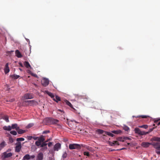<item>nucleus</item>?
Instances as JSON below:
<instances>
[{
  "label": "nucleus",
  "instance_id": "nucleus-51",
  "mask_svg": "<svg viewBox=\"0 0 160 160\" xmlns=\"http://www.w3.org/2000/svg\"><path fill=\"white\" fill-rule=\"evenodd\" d=\"M125 149V148H122V149H117V151H119V150H123V149Z\"/></svg>",
  "mask_w": 160,
  "mask_h": 160
},
{
  "label": "nucleus",
  "instance_id": "nucleus-30",
  "mask_svg": "<svg viewBox=\"0 0 160 160\" xmlns=\"http://www.w3.org/2000/svg\"><path fill=\"white\" fill-rule=\"evenodd\" d=\"M24 140V138H17V141L18 142L23 141Z\"/></svg>",
  "mask_w": 160,
  "mask_h": 160
},
{
  "label": "nucleus",
  "instance_id": "nucleus-45",
  "mask_svg": "<svg viewBox=\"0 0 160 160\" xmlns=\"http://www.w3.org/2000/svg\"><path fill=\"white\" fill-rule=\"evenodd\" d=\"M15 101V99L14 98H12L10 100H9V101L10 102H13Z\"/></svg>",
  "mask_w": 160,
  "mask_h": 160
},
{
  "label": "nucleus",
  "instance_id": "nucleus-38",
  "mask_svg": "<svg viewBox=\"0 0 160 160\" xmlns=\"http://www.w3.org/2000/svg\"><path fill=\"white\" fill-rule=\"evenodd\" d=\"M84 155L87 156H89V153L88 152H84Z\"/></svg>",
  "mask_w": 160,
  "mask_h": 160
},
{
  "label": "nucleus",
  "instance_id": "nucleus-62",
  "mask_svg": "<svg viewBox=\"0 0 160 160\" xmlns=\"http://www.w3.org/2000/svg\"><path fill=\"white\" fill-rule=\"evenodd\" d=\"M108 142L109 143H110V142Z\"/></svg>",
  "mask_w": 160,
  "mask_h": 160
},
{
  "label": "nucleus",
  "instance_id": "nucleus-27",
  "mask_svg": "<svg viewBox=\"0 0 160 160\" xmlns=\"http://www.w3.org/2000/svg\"><path fill=\"white\" fill-rule=\"evenodd\" d=\"M67 154L66 152H64L62 155V157L63 159H65L67 158Z\"/></svg>",
  "mask_w": 160,
  "mask_h": 160
},
{
  "label": "nucleus",
  "instance_id": "nucleus-43",
  "mask_svg": "<svg viewBox=\"0 0 160 160\" xmlns=\"http://www.w3.org/2000/svg\"><path fill=\"white\" fill-rule=\"evenodd\" d=\"M124 137V140H131V139L129 137Z\"/></svg>",
  "mask_w": 160,
  "mask_h": 160
},
{
  "label": "nucleus",
  "instance_id": "nucleus-4",
  "mask_svg": "<svg viewBox=\"0 0 160 160\" xmlns=\"http://www.w3.org/2000/svg\"><path fill=\"white\" fill-rule=\"evenodd\" d=\"M134 131L135 133H137L139 135H146L149 133L148 132H145L144 131H141V130L138 128H135L134 129Z\"/></svg>",
  "mask_w": 160,
  "mask_h": 160
},
{
  "label": "nucleus",
  "instance_id": "nucleus-18",
  "mask_svg": "<svg viewBox=\"0 0 160 160\" xmlns=\"http://www.w3.org/2000/svg\"><path fill=\"white\" fill-rule=\"evenodd\" d=\"M64 102L66 103V104L70 106L71 108H72L74 110H75V109L73 107V106L71 103L68 100H64Z\"/></svg>",
  "mask_w": 160,
  "mask_h": 160
},
{
  "label": "nucleus",
  "instance_id": "nucleus-13",
  "mask_svg": "<svg viewBox=\"0 0 160 160\" xmlns=\"http://www.w3.org/2000/svg\"><path fill=\"white\" fill-rule=\"evenodd\" d=\"M4 71L5 74H7L10 71V69L8 67V63H7L5 66V67L4 69Z\"/></svg>",
  "mask_w": 160,
  "mask_h": 160
},
{
  "label": "nucleus",
  "instance_id": "nucleus-47",
  "mask_svg": "<svg viewBox=\"0 0 160 160\" xmlns=\"http://www.w3.org/2000/svg\"><path fill=\"white\" fill-rule=\"evenodd\" d=\"M32 126V125L31 124H29L27 126V127L28 128H29L31 127Z\"/></svg>",
  "mask_w": 160,
  "mask_h": 160
},
{
  "label": "nucleus",
  "instance_id": "nucleus-33",
  "mask_svg": "<svg viewBox=\"0 0 160 160\" xmlns=\"http://www.w3.org/2000/svg\"><path fill=\"white\" fill-rule=\"evenodd\" d=\"M118 140L120 141L123 142L124 141V137L123 138L122 137H119L118 138Z\"/></svg>",
  "mask_w": 160,
  "mask_h": 160
},
{
  "label": "nucleus",
  "instance_id": "nucleus-12",
  "mask_svg": "<svg viewBox=\"0 0 160 160\" xmlns=\"http://www.w3.org/2000/svg\"><path fill=\"white\" fill-rule=\"evenodd\" d=\"M97 131L99 134H103L104 133L105 134H106L109 136H110V132H104L103 130L100 129H98Z\"/></svg>",
  "mask_w": 160,
  "mask_h": 160
},
{
  "label": "nucleus",
  "instance_id": "nucleus-20",
  "mask_svg": "<svg viewBox=\"0 0 160 160\" xmlns=\"http://www.w3.org/2000/svg\"><path fill=\"white\" fill-rule=\"evenodd\" d=\"M53 99L57 102H58V101L61 100V98L60 97L57 95H56L55 97H54V98H53Z\"/></svg>",
  "mask_w": 160,
  "mask_h": 160
},
{
  "label": "nucleus",
  "instance_id": "nucleus-21",
  "mask_svg": "<svg viewBox=\"0 0 160 160\" xmlns=\"http://www.w3.org/2000/svg\"><path fill=\"white\" fill-rule=\"evenodd\" d=\"M45 92L52 99L54 98L55 96L52 93L50 92L47 91H46Z\"/></svg>",
  "mask_w": 160,
  "mask_h": 160
},
{
  "label": "nucleus",
  "instance_id": "nucleus-42",
  "mask_svg": "<svg viewBox=\"0 0 160 160\" xmlns=\"http://www.w3.org/2000/svg\"><path fill=\"white\" fill-rule=\"evenodd\" d=\"M112 132L113 133L115 134H118L119 133V131H112Z\"/></svg>",
  "mask_w": 160,
  "mask_h": 160
},
{
  "label": "nucleus",
  "instance_id": "nucleus-24",
  "mask_svg": "<svg viewBox=\"0 0 160 160\" xmlns=\"http://www.w3.org/2000/svg\"><path fill=\"white\" fill-rule=\"evenodd\" d=\"M119 144L118 142L117 141H114L113 142L111 143V146H112L114 145H118Z\"/></svg>",
  "mask_w": 160,
  "mask_h": 160
},
{
  "label": "nucleus",
  "instance_id": "nucleus-44",
  "mask_svg": "<svg viewBox=\"0 0 160 160\" xmlns=\"http://www.w3.org/2000/svg\"><path fill=\"white\" fill-rule=\"evenodd\" d=\"M52 145V142H49L48 144V147H51Z\"/></svg>",
  "mask_w": 160,
  "mask_h": 160
},
{
  "label": "nucleus",
  "instance_id": "nucleus-32",
  "mask_svg": "<svg viewBox=\"0 0 160 160\" xmlns=\"http://www.w3.org/2000/svg\"><path fill=\"white\" fill-rule=\"evenodd\" d=\"M10 133L14 135H16L17 134V132L15 131H11L10 132Z\"/></svg>",
  "mask_w": 160,
  "mask_h": 160
},
{
  "label": "nucleus",
  "instance_id": "nucleus-23",
  "mask_svg": "<svg viewBox=\"0 0 160 160\" xmlns=\"http://www.w3.org/2000/svg\"><path fill=\"white\" fill-rule=\"evenodd\" d=\"M17 131L18 132V133L19 134H21L25 132V130H23L21 129H20L19 128V129L18 130H17Z\"/></svg>",
  "mask_w": 160,
  "mask_h": 160
},
{
  "label": "nucleus",
  "instance_id": "nucleus-7",
  "mask_svg": "<svg viewBox=\"0 0 160 160\" xmlns=\"http://www.w3.org/2000/svg\"><path fill=\"white\" fill-rule=\"evenodd\" d=\"M42 85L44 87L48 86L49 83V81L48 79L43 78L41 81Z\"/></svg>",
  "mask_w": 160,
  "mask_h": 160
},
{
  "label": "nucleus",
  "instance_id": "nucleus-56",
  "mask_svg": "<svg viewBox=\"0 0 160 160\" xmlns=\"http://www.w3.org/2000/svg\"><path fill=\"white\" fill-rule=\"evenodd\" d=\"M58 111H60V112H62V111L61 110H60V109H59Z\"/></svg>",
  "mask_w": 160,
  "mask_h": 160
},
{
  "label": "nucleus",
  "instance_id": "nucleus-5",
  "mask_svg": "<svg viewBox=\"0 0 160 160\" xmlns=\"http://www.w3.org/2000/svg\"><path fill=\"white\" fill-rule=\"evenodd\" d=\"M34 98L33 95L31 93H26L22 97V99H31Z\"/></svg>",
  "mask_w": 160,
  "mask_h": 160
},
{
  "label": "nucleus",
  "instance_id": "nucleus-35",
  "mask_svg": "<svg viewBox=\"0 0 160 160\" xmlns=\"http://www.w3.org/2000/svg\"><path fill=\"white\" fill-rule=\"evenodd\" d=\"M159 121H160V118H157L154 120V122L156 123Z\"/></svg>",
  "mask_w": 160,
  "mask_h": 160
},
{
  "label": "nucleus",
  "instance_id": "nucleus-58",
  "mask_svg": "<svg viewBox=\"0 0 160 160\" xmlns=\"http://www.w3.org/2000/svg\"><path fill=\"white\" fill-rule=\"evenodd\" d=\"M19 70L21 71H22V69L20 68H19Z\"/></svg>",
  "mask_w": 160,
  "mask_h": 160
},
{
  "label": "nucleus",
  "instance_id": "nucleus-25",
  "mask_svg": "<svg viewBox=\"0 0 160 160\" xmlns=\"http://www.w3.org/2000/svg\"><path fill=\"white\" fill-rule=\"evenodd\" d=\"M38 141L41 143L45 141V139L43 137H41L38 138Z\"/></svg>",
  "mask_w": 160,
  "mask_h": 160
},
{
  "label": "nucleus",
  "instance_id": "nucleus-60",
  "mask_svg": "<svg viewBox=\"0 0 160 160\" xmlns=\"http://www.w3.org/2000/svg\"><path fill=\"white\" fill-rule=\"evenodd\" d=\"M153 126H155V124H153Z\"/></svg>",
  "mask_w": 160,
  "mask_h": 160
},
{
  "label": "nucleus",
  "instance_id": "nucleus-59",
  "mask_svg": "<svg viewBox=\"0 0 160 160\" xmlns=\"http://www.w3.org/2000/svg\"><path fill=\"white\" fill-rule=\"evenodd\" d=\"M89 147H88L87 148L88 149H89Z\"/></svg>",
  "mask_w": 160,
  "mask_h": 160
},
{
  "label": "nucleus",
  "instance_id": "nucleus-1",
  "mask_svg": "<svg viewBox=\"0 0 160 160\" xmlns=\"http://www.w3.org/2000/svg\"><path fill=\"white\" fill-rule=\"evenodd\" d=\"M151 142H142L141 143V146L144 148H147L150 145L153 146V143H154L155 141H158L160 142V138L158 137H154L151 139Z\"/></svg>",
  "mask_w": 160,
  "mask_h": 160
},
{
  "label": "nucleus",
  "instance_id": "nucleus-57",
  "mask_svg": "<svg viewBox=\"0 0 160 160\" xmlns=\"http://www.w3.org/2000/svg\"><path fill=\"white\" fill-rule=\"evenodd\" d=\"M48 140H47V141H46L45 142H47L48 141Z\"/></svg>",
  "mask_w": 160,
  "mask_h": 160
},
{
  "label": "nucleus",
  "instance_id": "nucleus-46",
  "mask_svg": "<svg viewBox=\"0 0 160 160\" xmlns=\"http://www.w3.org/2000/svg\"><path fill=\"white\" fill-rule=\"evenodd\" d=\"M155 128H151L150 129V130H149V132H151L152 131H153V130Z\"/></svg>",
  "mask_w": 160,
  "mask_h": 160
},
{
  "label": "nucleus",
  "instance_id": "nucleus-11",
  "mask_svg": "<svg viewBox=\"0 0 160 160\" xmlns=\"http://www.w3.org/2000/svg\"><path fill=\"white\" fill-rule=\"evenodd\" d=\"M17 144L18 145L15 147V151L17 152H20L21 148V144L20 142H18Z\"/></svg>",
  "mask_w": 160,
  "mask_h": 160
},
{
  "label": "nucleus",
  "instance_id": "nucleus-48",
  "mask_svg": "<svg viewBox=\"0 0 160 160\" xmlns=\"http://www.w3.org/2000/svg\"><path fill=\"white\" fill-rule=\"evenodd\" d=\"M38 138V137H33V139H34V140H36Z\"/></svg>",
  "mask_w": 160,
  "mask_h": 160
},
{
  "label": "nucleus",
  "instance_id": "nucleus-29",
  "mask_svg": "<svg viewBox=\"0 0 160 160\" xmlns=\"http://www.w3.org/2000/svg\"><path fill=\"white\" fill-rule=\"evenodd\" d=\"M11 77L12 78H14V79H17L19 77V75H18L16 74H14L13 75H12Z\"/></svg>",
  "mask_w": 160,
  "mask_h": 160
},
{
  "label": "nucleus",
  "instance_id": "nucleus-26",
  "mask_svg": "<svg viewBox=\"0 0 160 160\" xmlns=\"http://www.w3.org/2000/svg\"><path fill=\"white\" fill-rule=\"evenodd\" d=\"M3 119H4L7 122H9L8 117L7 116H4L3 117Z\"/></svg>",
  "mask_w": 160,
  "mask_h": 160
},
{
  "label": "nucleus",
  "instance_id": "nucleus-14",
  "mask_svg": "<svg viewBox=\"0 0 160 160\" xmlns=\"http://www.w3.org/2000/svg\"><path fill=\"white\" fill-rule=\"evenodd\" d=\"M3 155L5 158H8L11 157L12 156V154L11 152L7 153V152H5L3 153Z\"/></svg>",
  "mask_w": 160,
  "mask_h": 160
},
{
  "label": "nucleus",
  "instance_id": "nucleus-41",
  "mask_svg": "<svg viewBox=\"0 0 160 160\" xmlns=\"http://www.w3.org/2000/svg\"><path fill=\"white\" fill-rule=\"evenodd\" d=\"M50 132V131L49 130H46L43 132L42 134H46Z\"/></svg>",
  "mask_w": 160,
  "mask_h": 160
},
{
  "label": "nucleus",
  "instance_id": "nucleus-8",
  "mask_svg": "<svg viewBox=\"0 0 160 160\" xmlns=\"http://www.w3.org/2000/svg\"><path fill=\"white\" fill-rule=\"evenodd\" d=\"M35 156L33 155L30 156L29 154H27L25 155L23 157V158L25 160H28L30 159H33L35 158Z\"/></svg>",
  "mask_w": 160,
  "mask_h": 160
},
{
  "label": "nucleus",
  "instance_id": "nucleus-39",
  "mask_svg": "<svg viewBox=\"0 0 160 160\" xmlns=\"http://www.w3.org/2000/svg\"><path fill=\"white\" fill-rule=\"evenodd\" d=\"M139 117H141L142 118H146L148 117L147 116H145V115H142L141 116H137L136 117L137 118H139Z\"/></svg>",
  "mask_w": 160,
  "mask_h": 160
},
{
  "label": "nucleus",
  "instance_id": "nucleus-3",
  "mask_svg": "<svg viewBox=\"0 0 160 160\" xmlns=\"http://www.w3.org/2000/svg\"><path fill=\"white\" fill-rule=\"evenodd\" d=\"M69 148L70 149H80L81 148V145L79 144L74 143L70 144L69 145Z\"/></svg>",
  "mask_w": 160,
  "mask_h": 160
},
{
  "label": "nucleus",
  "instance_id": "nucleus-53",
  "mask_svg": "<svg viewBox=\"0 0 160 160\" xmlns=\"http://www.w3.org/2000/svg\"><path fill=\"white\" fill-rule=\"evenodd\" d=\"M114 136V135L111 133V137H113Z\"/></svg>",
  "mask_w": 160,
  "mask_h": 160
},
{
  "label": "nucleus",
  "instance_id": "nucleus-2",
  "mask_svg": "<svg viewBox=\"0 0 160 160\" xmlns=\"http://www.w3.org/2000/svg\"><path fill=\"white\" fill-rule=\"evenodd\" d=\"M160 142L155 141L153 143V147L156 149L155 152L158 154L160 155Z\"/></svg>",
  "mask_w": 160,
  "mask_h": 160
},
{
  "label": "nucleus",
  "instance_id": "nucleus-37",
  "mask_svg": "<svg viewBox=\"0 0 160 160\" xmlns=\"http://www.w3.org/2000/svg\"><path fill=\"white\" fill-rule=\"evenodd\" d=\"M9 141L10 143H12L13 142V140L12 138L10 137L9 138Z\"/></svg>",
  "mask_w": 160,
  "mask_h": 160
},
{
  "label": "nucleus",
  "instance_id": "nucleus-49",
  "mask_svg": "<svg viewBox=\"0 0 160 160\" xmlns=\"http://www.w3.org/2000/svg\"><path fill=\"white\" fill-rule=\"evenodd\" d=\"M19 65H20V66L21 67H23V65H22V64L20 62V63H19Z\"/></svg>",
  "mask_w": 160,
  "mask_h": 160
},
{
  "label": "nucleus",
  "instance_id": "nucleus-55",
  "mask_svg": "<svg viewBox=\"0 0 160 160\" xmlns=\"http://www.w3.org/2000/svg\"><path fill=\"white\" fill-rule=\"evenodd\" d=\"M160 125V122H159L157 124V125L159 126Z\"/></svg>",
  "mask_w": 160,
  "mask_h": 160
},
{
  "label": "nucleus",
  "instance_id": "nucleus-34",
  "mask_svg": "<svg viewBox=\"0 0 160 160\" xmlns=\"http://www.w3.org/2000/svg\"><path fill=\"white\" fill-rule=\"evenodd\" d=\"M35 144L38 147L39 146L41 145V143L38 141H37L36 142Z\"/></svg>",
  "mask_w": 160,
  "mask_h": 160
},
{
  "label": "nucleus",
  "instance_id": "nucleus-6",
  "mask_svg": "<svg viewBox=\"0 0 160 160\" xmlns=\"http://www.w3.org/2000/svg\"><path fill=\"white\" fill-rule=\"evenodd\" d=\"M26 102L28 103V105L31 106H37L38 104V102L35 100H27Z\"/></svg>",
  "mask_w": 160,
  "mask_h": 160
},
{
  "label": "nucleus",
  "instance_id": "nucleus-17",
  "mask_svg": "<svg viewBox=\"0 0 160 160\" xmlns=\"http://www.w3.org/2000/svg\"><path fill=\"white\" fill-rule=\"evenodd\" d=\"M3 129L5 130L8 131H11L12 129L11 127L10 126H4L3 127Z\"/></svg>",
  "mask_w": 160,
  "mask_h": 160
},
{
  "label": "nucleus",
  "instance_id": "nucleus-61",
  "mask_svg": "<svg viewBox=\"0 0 160 160\" xmlns=\"http://www.w3.org/2000/svg\"><path fill=\"white\" fill-rule=\"evenodd\" d=\"M11 52H13V51H11Z\"/></svg>",
  "mask_w": 160,
  "mask_h": 160
},
{
  "label": "nucleus",
  "instance_id": "nucleus-36",
  "mask_svg": "<svg viewBox=\"0 0 160 160\" xmlns=\"http://www.w3.org/2000/svg\"><path fill=\"white\" fill-rule=\"evenodd\" d=\"M47 143H45V142L42 143L41 144V147H44L46 146L47 145Z\"/></svg>",
  "mask_w": 160,
  "mask_h": 160
},
{
  "label": "nucleus",
  "instance_id": "nucleus-52",
  "mask_svg": "<svg viewBox=\"0 0 160 160\" xmlns=\"http://www.w3.org/2000/svg\"><path fill=\"white\" fill-rule=\"evenodd\" d=\"M117 151V150H115L114 149H111V151Z\"/></svg>",
  "mask_w": 160,
  "mask_h": 160
},
{
  "label": "nucleus",
  "instance_id": "nucleus-28",
  "mask_svg": "<svg viewBox=\"0 0 160 160\" xmlns=\"http://www.w3.org/2000/svg\"><path fill=\"white\" fill-rule=\"evenodd\" d=\"M138 127L140 128H142L147 129L148 128V126L147 125H143L139 126Z\"/></svg>",
  "mask_w": 160,
  "mask_h": 160
},
{
  "label": "nucleus",
  "instance_id": "nucleus-40",
  "mask_svg": "<svg viewBox=\"0 0 160 160\" xmlns=\"http://www.w3.org/2000/svg\"><path fill=\"white\" fill-rule=\"evenodd\" d=\"M48 160H54V158L53 156H52V157H49Z\"/></svg>",
  "mask_w": 160,
  "mask_h": 160
},
{
  "label": "nucleus",
  "instance_id": "nucleus-50",
  "mask_svg": "<svg viewBox=\"0 0 160 160\" xmlns=\"http://www.w3.org/2000/svg\"><path fill=\"white\" fill-rule=\"evenodd\" d=\"M11 151V149H8V150H7V152H10V151Z\"/></svg>",
  "mask_w": 160,
  "mask_h": 160
},
{
  "label": "nucleus",
  "instance_id": "nucleus-15",
  "mask_svg": "<svg viewBox=\"0 0 160 160\" xmlns=\"http://www.w3.org/2000/svg\"><path fill=\"white\" fill-rule=\"evenodd\" d=\"M15 53L16 56L18 58H21L22 57V55L18 50H17L15 51Z\"/></svg>",
  "mask_w": 160,
  "mask_h": 160
},
{
  "label": "nucleus",
  "instance_id": "nucleus-19",
  "mask_svg": "<svg viewBox=\"0 0 160 160\" xmlns=\"http://www.w3.org/2000/svg\"><path fill=\"white\" fill-rule=\"evenodd\" d=\"M12 128L13 129H15L16 131L19 129V127H18V124L16 123L12 124Z\"/></svg>",
  "mask_w": 160,
  "mask_h": 160
},
{
  "label": "nucleus",
  "instance_id": "nucleus-31",
  "mask_svg": "<svg viewBox=\"0 0 160 160\" xmlns=\"http://www.w3.org/2000/svg\"><path fill=\"white\" fill-rule=\"evenodd\" d=\"M123 129L124 130L127 132H128L129 130V127L127 126L124 127Z\"/></svg>",
  "mask_w": 160,
  "mask_h": 160
},
{
  "label": "nucleus",
  "instance_id": "nucleus-54",
  "mask_svg": "<svg viewBox=\"0 0 160 160\" xmlns=\"http://www.w3.org/2000/svg\"><path fill=\"white\" fill-rule=\"evenodd\" d=\"M33 137L32 136H30L29 137V139H31V138H32Z\"/></svg>",
  "mask_w": 160,
  "mask_h": 160
},
{
  "label": "nucleus",
  "instance_id": "nucleus-22",
  "mask_svg": "<svg viewBox=\"0 0 160 160\" xmlns=\"http://www.w3.org/2000/svg\"><path fill=\"white\" fill-rule=\"evenodd\" d=\"M51 122L53 124H57L59 122V121L57 119H52L50 120Z\"/></svg>",
  "mask_w": 160,
  "mask_h": 160
},
{
  "label": "nucleus",
  "instance_id": "nucleus-16",
  "mask_svg": "<svg viewBox=\"0 0 160 160\" xmlns=\"http://www.w3.org/2000/svg\"><path fill=\"white\" fill-rule=\"evenodd\" d=\"M24 64L25 67L27 68H31V66L29 63L27 61H25L24 62Z\"/></svg>",
  "mask_w": 160,
  "mask_h": 160
},
{
  "label": "nucleus",
  "instance_id": "nucleus-10",
  "mask_svg": "<svg viewBox=\"0 0 160 160\" xmlns=\"http://www.w3.org/2000/svg\"><path fill=\"white\" fill-rule=\"evenodd\" d=\"M43 158V154L42 152L39 153L37 156L36 160H42Z\"/></svg>",
  "mask_w": 160,
  "mask_h": 160
},
{
  "label": "nucleus",
  "instance_id": "nucleus-9",
  "mask_svg": "<svg viewBox=\"0 0 160 160\" xmlns=\"http://www.w3.org/2000/svg\"><path fill=\"white\" fill-rule=\"evenodd\" d=\"M61 148V145L60 143H56L54 147V150L55 151H58Z\"/></svg>",
  "mask_w": 160,
  "mask_h": 160
}]
</instances>
